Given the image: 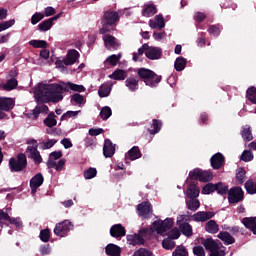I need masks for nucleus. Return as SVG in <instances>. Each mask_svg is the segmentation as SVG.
<instances>
[{
  "instance_id": "nucleus-1",
  "label": "nucleus",
  "mask_w": 256,
  "mask_h": 256,
  "mask_svg": "<svg viewBox=\"0 0 256 256\" xmlns=\"http://www.w3.org/2000/svg\"><path fill=\"white\" fill-rule=\"evenodd\" d=\"M61 83H40L34 91L37 103H59V101H63V91L67 92L71 89V91H76L77 93H84L86 90L85 86L73 82Z\"/></svg>"
},
{
  "instance_id": "nucleus-2",
  "label": "nucleus",
  "mask_w": 256,
  "mask_h": 256,
  "mask_svg": "<svg viewBox=\"0 0 256 256\" xmlns=\"http://www.w3.org/2000/svg\"><path fill=\"white\" fill-rule=\"evenodd\" d=\"M119 12L114 10H106L101 18V28L99 29L100 35H107V33H113L117 29V23H119Z\"/></svg>"
},
{
  "instance_id": "nucleus-3",
  "label": "nucleus",
  "mask_w": 256,
  "mask_h": 256,
  "mask_svg": "<svg viewBox=\"0 0 256 256\" xmlns=\"http://www.w3.org/2000/svg\"><path fill=\"white\" fill-rule=\"evenodd\" d=\"M137 75L141 81H144L147 87L152 88L158 87L163 79V76L157 75V73H155L153 70L147 68H139Z\"/></svg>"
},
{
  "instance_id": "nucleus-4",
  "label": "nucleus",
  "mask_w": 256,
  "mask_h": 256,
  "mask_svg": "<svg viewBox=\"0 0 256 256\" xmlns=\"http://www.w3.org/2000/svg\"><path fill=\"white\" fill-rule=\"evenodd\" d=\"M8 167L11 173H23L27 169V155L19 153L16 158H10Z\"/></svg>"
},
{
  "instance_id": "nucleus-5",
  "label": "nucleus",
  "mask_w": 256,
  "mask_h": 256,
  "mask_svg": "<svg viewBox=\"0 0 256 256\" xmlns=\"http://www.w3.org/2000/svg\"><path fill=\"white\" fill-rule=\"evenodd\" d=\"M28 145L26 149L28 159H32L35 165H41L43 163V157H41V153L37 150V147H39L37 140H30Z\"/></svg>"
},
{
  "instance_id": "nucleus-6",
  "label": "nucleus",
  "mask_w": 256,
  "mask_h": 256,
  "mask_svg": "<svg viewBox=\"0 0 256 256\" xmlns=\"http://www.w3.org/2000/svg\"><path fill=\"white\" fill-rule=\"evenodd\" d=\"M148 233L149 229L142 228L138 231V233L129 234L126 236L127 243L129 245H133V247L136 245H145V237H147Z\"/></svg>"
},
{
  "instance_id": "nucleus-7",
  "label": "nucleus",
  "mask_w": 256,
  "mask_h": 256,
  "mask_svg": "<svg viewBox=\"0 0 256 256\" xmlns=\"http://www.w3.org/2000/svg\"><path fill=\"white\" fill-rule=\"evenodd\" d=\"M243 199H245V192L240 186L233 187L228 191V203L230 205L241 203Z\"/></svg>"
},
{
  "instance_id": "nucleus-8",
  "label": "nucleus",
  "mask_w": 256,
  "mask_h": 256,
  "mask_svg": "<svg viewBox=\"0 0 256 256\" xmlns=\"http://www.w3.org/2000/svg\"><path fill=\"white\" fill-rule=\"evenodd\" d=\"M173 227V219L166 218L163 221H154L152 223V231H156L158 235H163L166 231H169Z\"/></svg>"
},
{
  "instance_id": "nucleus-9",
  "label": "nucleus",
  "mask_w": 256,
  "mask_h": 256,
  "mask_svg": "<svg viewBox=\"0 0 256 256\" xmlns=\"http://www.w3.org/2000/svg\"><path fill=\"white\" fill-rule=\"evenodd\" d=\"M72 229H73V223L69 220H64L62 222L57 223L53 231L56 237H67V234Z\"/></svg>"
},
{
  "instance_id": "nucleus-10",
  "label": "nucleus",
  "mask_w": 256,
  "mask_h": 256,
  "mask_svg": "<svg viewBox=\"0 0 256 256\" xmlns=\"http://www.w3.org/2000/svg\"><path fill=\"white\" fill-rule=\"evenodd\" d=\"M203 245L207 251H210V256H225V251L220 250L219 244L213 238H207Z\"/></svg>"
},
{
  "instance_id": "nucleus-11",
  "label": "nucleus",
  "mask_w": 256,
  "mask_h": 256,
  "mask_svg": "<svg viewBox=\"0 0 256 256\" xmlns=\"http://www.w3.org/2000/svg\"><path fill=\"white\" fill-rule=\"evenodd\" d=\"M103 41L108 51H117V49H119V47L121 46V43H119V40H117L115 36L110 34H104Z\"/></svg>"
},
{
  "instance_id": "nucleus-12",
  "label": "nucleus",
  "mask_w": 256,
  "mask_h": 256,
  "mask_svg": "<svg viewBox=\"0 0 256 256\" xmlns=\"http://www.w3.org/2000/svg\"><path fill=\"white\" fill-rule=\"evenodd\" d=\"M138 215L143 219H149L153 213V207L148 201H144L137 206Z\"/></svg>"
},
{
  "instance_id": "nucleus-13",
  "label": "nucleus",
  "mask_w": 256,
  "mask_h": 256,
  "mask_svg": "<svg viewBox=\"0 0 256 256\" xmlns=\"http://www.w3.org/2000/svg\"><path fill=\"white\" fill-rule=\"evenodd\" d=\"M44 181L45 177H43L42 173H37L30 179V189L32 195H35V193H37V189L41 187V185H43Z\"/></svg>"
},
{
  "instance_id": "nucleus-14",
  "label": "nucleus",
  "mask_w": 256,
  "mask_h": 256,
  "mask_svg": "<svg viewBox=\"0 0 256 256\" xmlns=\"http://www.w3.org/2000/svg\"><path fill=\"white\" fill-rule=\"evenodd\" d=\"M110 235L114 239H121L127 235V230L123 227L122 224H114L110 228Z\"/></svg>"
},
{
  "instance_id": "nucleus-15",
  "label": "nucleus",
  "mask_w": 256,
  "mask_h": 256,
  "mask_svg": "<svg viewBox=\"0 0 256 256\" xmlns=\"http://www.w3.org/2000/svg\"><path fill=\"white\" fill-rule=\"evenodd\" d=\"M212 169H221L225 165V156L221 152H217L210 159Z\"/></svg>"
},
{
  "instance_id": "nucleus-16",
  "label": "nucleus",
  "mask_w": 256,
  "mask_h": 256,
  "mask_svg": "<svg viewBox=\"0 0 256 256\" xmlns=\"http://www.w3.org/2000/svg\"><path fill=\"white\" fill-rule=\"evenodd\" d=\"M213 217H215V213L211 211H199L192 216L197 223H205V221H209V219H213Z\"/></svg>"
},
{
  "instance_id": "nucleus-17",
  "label": "nucleus",
  "mask_w": 256,
  "mask_h": 256,
  "mask_svg": "<svg viewBox=\"0 0 256 256\" xmlns=\"http://www.w3.org/2000/svg\"><path fill=\"white\" fill-rule=\"evenodd\" d=\"M103 155L106 159L115 155V144L110 139L104 141Z\"/></svg>"
},
{
  "instance_id": "nucleus-18",
  "label": "nucleus",
  "mask_w": 256,
  "mask_h": 256,
  "mask_svg": "<svg viewBox=\"0 0 256 256\" xmlns=\"http://www.w3.org/2000/svg\"><path fill=\"white\" fill-rule=\"evenodd\" d=\"M145 55L147 59L155 61L157 59H161V55H163V50H161V48L148 46V50L147 52H145Z\"/></svg>"
},
{
  "instance_id": "nucleus-19",
  "label": "nucleus",
  "mask_w": 256,
  "mask_h": 256,
  "mask_svg": "<svg viewBox=\"0 0 256 256\" xmlns=\"http://www.w3.org/2000/svg\"><path fill=\"white\" fill-rule=\"evenodd\" d=\"M61 17V13L55 15L52 18L46 19L44 21H42L39 25H38V29L39 31H49V29H51V27H53V21H57V19H60Z\"/></svg>"
},
{
  "instance_id": "nucleus-20",
  "label": "nucleus",
  "mask_w": 256,
  "mask_h": 256,
  "mask_svg": "<svg viewBox=\"0 0 256 256\" xmlns=\"http://www.w3.org/2000/svg\"><path fill=\"white\" fill-rule=\"evenodd\" d=\"M15 107V100L7 97H0V111H11Z\"/></svg>"
},
{
  "instance_id": "nucleus-21",
  "label": "nucleus",
  "mask_w": 256,
  "mask_h": 256,
  "mask_svg": "<svg viewBox=\"0 0 256 256\" xmlns=\"http://www.w3.org/2000/svg\"><path fill=\"white\" fill-rule=\"evenodd\" d=\"M199 193V186L195 183V181H191L186 191L188 199H197V197H199Z\"/></svg>"
},
{
  "instance_id": "nucleus-22",
  "label": "nucleus",
  "mask_w": 256,
  "mask_h": 256,
  "mask_svg": "<svg viewBox=\"0 0 256 256\" xmlns=\"http://www.w3.org/2000/svg\"><path fill=\"white\" fill-rule=\"evenodd\" d=\"M177 225H178L181 233L184 234L185 237L193 236V227L191 226V224H189L187 222H181L178 220Z\"/></svg>"
},
{
  "instance_id": "nucleus-23",
  "label": "nucleus",
  "mask_w": 256,
  "mask_h": 256,
  "mask_svg": "<svg viewBox=\"0 0 256 256\" xmlns=\"http://www.w3.org/2000/svg\"><path fill=\"white\" fill-rule=\"evenodd\" d=\"M80 54L77 50L72 49L70 51H68L67 55H66V66L69 65H75V63H77V59H79Z\"/></svg>"
},
{
  "instance_id": "nucleus-24",
  "label": "nucleus",
  "mask_w": 256,
  "mask_h": 256,
  "mask_svg": "<svg viewBox=\"0 0 256 256\" xmlns=\"http://www.w3.org/2000/svg\"><path fill=\"white\" fill-rule=\"evenodd\" d=\"M242 223L246 229H249L254 235H256V217H245L243 218Z\"/></svg>"
},
{
  "instance_id": "nucleus-25",
  "label": "nucleus",
  "mask_w": 256,
  "mask_h": 256,
  "mask_svg": "<svg viewBox=\"0 0 256 256\" xmlns=\"http://www.w3.org/2000/svg\"><path fill=\"white\" fill-rule=\"evenodd\" d=\"M105 253L108 256H121V247L116 244L110 243L105 247Z\"/></svg>"
},
{
  "instance_id": "nucleus-26",
  "label": "nucleus",
  "mask_w": 256,
  "mask_h": 256,
  "mask_svg": "<svg viewBox=\"0 0 256 256\" xmlns=\"http://www.w3.org/2000/svg\"><path fill=\"white\" fill-rule=\"evenodd\" d=\"M109 79H113L114 81H125V79H127V72L123 69H116L109 75Z\"/></svg>"
},
{
  "instance_id": "nucleus-27",
  "label": "nucleus",
  "mask_w": 256,
  "mask_h": 256,
  "mask_svg": "<svg viewBox=\"0 0 256 256\" xmlns=\"http://www.w3.org/2000/svg\"><path fill=\"white\" fill-rule=\"evenodd\" d=\"M43 123L46 127H49V129L55 127L57 125V115H55V112H50Z\"/></svg>"
},
{
  "instance_id": "nucleus-28",
  "label": "nucleus",
  "mask_w": 256,
  "mask_h": 256,
  "mask_svg": "<svg viewBox=\"0 0 256 256\" xmlns=\"http://www.w3.org/2000/svg\"><path fill=\"white\" fill-rule=\"evenodd\" d=\"M205 231L215 235V233H219V224L215 220H209L205 225Z\"/></svg>"
},
{
  "instance_id": "nucleus-29",
  "label": "nucleus",
  "mask_w": 256,
  "mask_h": 256,
  "mask_svg": "<svg viewBox=\"0 0 256 256\" xmlns=\"http://www.w3.org/2000/svg\"><path fill=\"white\" fill-rule=\"evenodd\" d=\"M218 239H221L225 245H233L235 243V238L229 232H220Z\"/></svg>"
},
{
  "instance_id": "nucleus-30",
  "label": "nucleus",
  "mask_w": 256,
  "mask_h": 256,
  "mask_svg": "<svg viewBox=\"0 0 256 256\" xmlns=\"http://www.w3.org/2000/svg\"><path fill=\"white\" fill-rule=\"evenodd\" d=\"M151 127L152 129H148L150 135H157V133H159L163 127V122H161L159 119H153Z\"/></svg>"
},
{
  "instance_id": "nucleus-31",
  "label": "nucleus",
  "mask_w": 256,
  "mask_h": 256,
  "mask_svg": "<svg viewBox=\"0 0 256 256\" xmlns=\"http://www.w3.org/2000/svg\"><path fill=\"white\" fill-rule=\"evenodd\" d=\"M128 157L130 161H135L137 159H141L142 154L139 146H134L128 151Z\"/></svg>"
},
{
  "instance_id": "nucleus-32",
  "label": "nucleus",
  "mask_w": 256,
  "mask_h": 256,
  "mask_svg": "<svg viewBox=\"0 0 256 256\" xmlns=\"http://www.w3.org/2000/svg\"><path fill=\"white\" fill-rule=\"evenodd\" d=\"M157 13V6L155 4L146 5L142 11L143 17H153Z\"/></svg>"
},
{
  "instance_id": "nucleus-33",
  "label": "nucleus",
  "mask_w": 256,
  "mask_h": 256,
  "mask_svg": "<svg viewBox=\"0 0 256 256\" xmlns=\"http://www.w3.org/2000/svg\"><path fill=\"white\" fill-rule=\"evenodd\" d=\"M126 87H128V89H130V91L135 92L137 91V89H139V80L135 79V78H127L126 81Z\"/></svg>"
},
{
  "instance_id": "nucleus-34",
  "label": "nucleus",
  "mask_w": 256,
  "mask_h": 256,
  "mask_svg": "<svg viewBox=\"0 0 256 256\" xmlns=\"http://www.w3.org/2000/svg\"><path fill=\"white\" fill-rule=\"evenodd\" d=\"M186 205L190 211H197L201 207V202L197 198H190L186 201Z\"/></svg>"
},
{
  "instance_id": "nucleus-35",
  "label": "nucleus",
  "mask_w": 256,
  "mask_h": 256,
  "mask_svg": "<svg viewBox=\"0 0 256 256\" xmlns=\"http://www.w3.org/2000/svg\"><path fill=\"white\" fill-rule=\"evenodd\" d=\"M98 95L99 97H109V95H111V86H109V84L104 83L99 87L98 90Z\"/></svg>"
},
{
  "instance_id": "nucleus-36",
  "label": "nucleus",
  "mask_w": 256,
  "mask_h": 256,
  "mask_svg": "<svg viewBox=\"0 0 256 256\" xmlns=\"http://www.w3.org/2000/svg\"><path fill=\"white\" fill-rule=\"evenodd\" d=\"M185 67H187V59H185L184 57H178L174 63V69L176 71H183V69H185Z\"/></svg>"
},
{
  "instance_id": "nucleus-37",
  "label": "nucleus",
  "mask_w": 256,
  "mask_h": 256,
  "mask_svg": "<svg viewBox=\"0 0 256 256\" xmlns=\"http://www.w3.org/2000/svg\"><path fill=\"white\" fill-rule=\"evenodd\" d=\"M245 175L247 172L243 168H238L236 172V183L237 185H243L245 183Z\"/></svg>"
},
{
  "instance_id": "nucleus-38",
  "label": "nucleus",
  "mask_w": 256,
  "mask_h": 256,
  "mask_svg": "<svg viewBox=\"0 0 256 256\" xmlns=\"http://www.w3.org/2000/svg\"><path fill=\"white\" fill-rule=\"evenodd\" d=\"M246 97L248 101L256 105V87L254 86L249 87L246 91Z\"/></svg>"
},
{
  "instance_id": "nucleus-39",
  "label": "nucleus",
  "mask_w": 256,
  "mask_h": 256,
  "mask_svg": "<svg viewBox=\"0 0 256 256\" xmlns=\"http://www.w3.org/2000/svg\"><path fill=\"white\" fill-rule=\"evenodd\" d=\"M29 45L34 47V49H47L48 44L45 40H31Z\"/></svg>"
},
{
  "instance_id": "nucleus-40",
  "label": "nucleus",
  "mask_w": 256,
  "mask_h": 256,
  "mask_svg": "<svg viewBox=\"0 0 256 256\" xmlns=\"http://www.w3.org/2000/svg\"><path fill=\"white\" fill-rule=\"evenodd\" d=\"M218 195H227L229 193V186L225 185L223 182L216 183V190Z\"/></svg>"
},
{
  "instance_id": "nucleus-41",
  "label": "nucleus",
  "mask_w": 256,
  "mask_h": 256,
  "mask_svg": "<svg viewBox=\"0 0 256 256\" xmlns=\"http://www.w3.org/2000/svg\"><path fill=\"white\" fill-rule=\"evenodd\" d=\"M121 57H123L121 54H112L110 55L105 63H109V65H111L112 67H115L117 65V63H119V61H121Z\"/></svg>"
},
{
  "instance_id": "nucleus-42",
  "label": "nucleus",
  "mask_w": 256,
  "mask_h": 256,
  "mask_svg": "<svg viewBox=\"0 0 256 256\" xmlns=\"http://www.w3.org/2000/svg\"><path fill=\"white\" fill-rule=\"evenodd\" d=\"M245 189H246L248 195H255L256 194V183L253 180L246 181Z\"/></svg>"
},
{
  "instance_id": "nucleus-43",
  "label": "nucleus",
  "mask_w": 256,
  "mask_h": 256,
  "mask_svg": "<svg viewBox=\"0 0 256 256\" xmlns=\"http://www.w3.org/2000/svg\"><path fill=\"white\" fill-rule=\"evenodd\" d=\"M17 85H19V82L15 78L9 79L6 84H4V90L5 91H13V89L17 88Z\"/></svg>"
},
{
  "instance_id": "nucleus-44",
  "label": "nucleus",
  "mask_w": 256,
  "mask_h": 256,
  "mask_svg": "<svg viewBox=\"0 0 256 256\" xmlns=\"http://www.w3.org/2000/svg\"><path fill=\"white\" fill-rule=\"evenodd\" d=\"M111 115H113V111L109 106H104L100 111V117L103 119V121H107Z\"/></svg>"
},
{
  "instance_id": "nucleus-45",
  "label": "nucleus",
  "mask_w": 256,
  "mask_h": 256,
  "mask_svg": "<svg viewBox=\"0 0 256 256\" xmlns=\"http://www.w3.org/2000/svg\"><path fill=\"white\" fill-rule=\"evenodd\" d=\"M50 239H51V230L49 228H45L40 231V240L43 243H49Z\"/></svg>"
},
{
  "instance_id": "nucleus-46",
  "label": "nucleus",
  "mask_w": 256,
  "mask_h": 256,
  "mask_svg": "<svg viewBox=\"0 0 256 256\" xmlns=\"http://www.w3.org/2000/svg\"><path fill=\"white\" fill-rule=\"evenodd\" d=\"M172 256H189V251H187L185 246L180 245L173 251Z\"/></svg>"
},
{
  "instance_id": "nucleus-47",
  "label": "nucleus",
  "mask_w": 256,
  "mask_h": 256,
  "mask_svg": "<svg viewBox=\"0 0 256 256\" xmlns=\"http://www.w3.org/2000/svg\"><path fill=\"white\" fill-rule=\"evenodd\" d=\"M242 138L244 141H253V133H251V127L246 126L243 128Z\"/></svg>"
},
{
  "instance_id": "nucleus-48",
  "label": "nucleus",
  "mask_w": 256,
  "mask_h": 256,
  "mask_svg": "<svg viewBox=\"0 0 256 256\" xmlns=\"http://www.w3.org/2000/svg\"><path fill=\"white\" fill-rule=\"evenodd\" d=\"M162 247L167 251H171L172 249H175V241H173L171 238H165L162 241Z\"/></svg>"
},
{
  "instance_id": "nucleus-49",
  "label": "nucleus",
  "mask_w": 256,
  "mask_h": 256,
  "mask_svg": "<svg viewBox=\"0 0 256 256\" xmlns=\"http://www.w3.org/2000/svg\"><path fill=\"white\" fill-rule=\"evenodd\" d=\"M189 179H191L192 181H201V169L195 168L193 171H190Z\"/></svg>"
},
{
  "instance_id": "nucleus-50",
  "label": "nucleus",
  "mask_w": 256,
  "mask_h": 256,
  "mask_svg": "<svg viewBox=\"0 0 256 256\" xmlns=\"http://www.w3.org/2000/svg\"><path fill=\"white\" fill-rule=\"evenodd\" d=\"M213 179V173L211 171H203L201 170L200 181L202 183H208Z\"/></svg>"
},
{
  "instance_id": "nucleus-51",
  "label": "nucleus",
  "mask_w": 256,
  "mask_h": 256,
  "mask_svg": "<svg viewBox=\"0 0 256 256\" xmlns=\"http://www.w3.org/2000/svg\"><path fill=\"white\" fill-rule=\"evenodd\" d=\"M253 152H251L250 150H244L241 154V161H244L245 163H249V161H253Z\"/></svg>"
},
{
  "instance_id": "nucleus-52",
  "label": "nucleus",
  "mask_w": 256,
  "mask_h": 256,
  "mask_svg": "<svg viewBox=\"0 0 256 256\" xmlns=\"http://www.w3.org/2000/svg\"><path fill=\"white\" fill-rule=\"evenodd\" d=\"M216 190V184L208 183L202 188L203 195H210V193H214Z\"/></svg>"
},
{
  "instance_id": "nucleus-53",
  "label": "nucleus",
  "mask_w": 256,
  "mask_h": 256,
  "mask_svg": "<svg viewBox=\"0 0 256 256\" xmlns=\"http://www.w3.org/2000/svg\"><path fill=\"white\" fill-rule=\"evenodd\" d=\"M41 113H45V115H47V113H49V107L45 104H41V105H36L35 106V115H41Z\"/></svg>"
},
{
  "instance_id": "nucleus-54",
  "label": "nucleus",
  "mask_w": 256,
  "mask_h": 256,
  "mask_svg": "<svg viewBox=\"0 0 256 256\" xmlns=\"http://www.w3.org/2000/svg\"><path fill=\"white\" fill-rule=\"evenodd\" d=\"M71 101L76 103V105H83L85 103V97L79 93H75L71 96Z\"/></svg>"
},
{
  "instance_id": "nucleus-55",
  "label": "nucleus",
  "mask_w": 256,
  "mask_h": 256,
  "mask_svg": "<svg viewBox=\"0 0 256 256\" xmlns=\"http://www.w3.org/2000/svg\"><path fill=\"white\" fill-rule=\"evenodd\" d=\"M94 177H97V168L90 167L88 170L84 171L85 179H94Z\"/></svg>"
},
{
  "instance_id": "nucleus-56",
  "label": "nucleus",
  "mask_w": 256,
  "mask_h": 256,
  "mask_svg": "<svg viewBox=\"0 0 256 256\" xmlns=\"http://www.w3.org/2000/svg\"><path fill=\"white\" fill-rule=\"evenodd\" d=\"M79 113H81V111H67L61 116L60 121H67V119H71V117H77Z\"/></svg>"
},
{
  "instance_id": "nucleus-57",
  "label": "nucleus",
  "mask_w": 256,
  "mask_h": 256,
  "mask_svg": "<svg viewBox=\"0 0 256 256\" xmlns=\"http://www.w3.org/2000/svg\"><path fill=\"white\" fill-rule=\"evenodd\" d=\"M42 19H45V14L41 12H36L32 17H31V23L32 25H37L39 21H42Z\"/></svg>"
},
{
  "instance_id": "nucleus-58",
  "label": "nucleus",
  "mask_w": 256,
  "mask_h": 256,
  "mask_svg": "<svg viewBox=\"0 0 256 256\" xmlns=\"http://www.w3.org/2000/svg\"><path fill=\"white\" fill-rule=\"evenodd\" d=\"M13 25H15V19H11L0 23V32L9 29V27H13Z\"/></svg>"
},
{
  "instance_id": "nucleus-59",
  "label": "nucleus",
  "mask_w": 256,
  "mask_h": 256,
  "mask_svg": "<svg viewBox=\"0 0 256 256\" xmlns=\"http://www.w3.org/2000/svg\"><path fill=\"white\" fill-rule=\"evenodd\" d=\"M133 256H153V253L145 248L136 250Z\"/></svg>"
},
{
  "instance_id": "nucleus-60",
  "label": "nucleus",
  "mask_w": 256,
  "mask_h": 256,
  "mask_svg": "<svg viewBox=\"0 0 256 256\" xmlns=\"http://www.w3.org/2000/svg\"><path fill=\"white\" fill-rule=\"evenodd\" d=\"M168 239H179V237H181V231H179V229L174 228L172 229L170 232H168L167 234Z\"/></svg>"
},
{
  "instance_id": "nucleus-61",
  "label": "nucleus",
  "mask_w": 256,
  "mask_h": 256,
  "mask_svg": "<svg viewBox=\"0 0 256 256\" xmlns=\"http://www.w3.org/2000/svg\"><path fill=\"white\" fill-rule=\"evenodd\" d=\"M208 33H210V35H213L214 37H219V35H221V29H219V27H217L216 25H211L208 28Z\"/></svg>"
},
{
  "instance_id": "nucleus-62",
  "label": "nucleus",
  "mask_w": 256,
  "mask_h": 256,
  "mask_svg": "<svg viewBox=\"0 0 256 256\" xmlns=\"http://www.w3.org/2000/svg\"><path fill=\"white\" fill-rule=\"evenodd\" d=\"M205 19H207V15L203 12H196L194 14V21H196V23H203Z\"/></svg>"
},
{
  "instance_id": "nucleus-63",
  "label": "nucleus",
  "mask_w": 256,
  "mask_h": 256,
  "mask_svg": "<svg viewBox=\"0 0 256 256\" xmlns=\"http://www.w3.org/2000/svg\"><path fill=\"white\" fill-rule=\"evenodd\" d=\"M9 219V214L3 210H0V227H3V225H5V221H9Z\"/></svg>"
},
{
  "instance_id": "nucleus-64",
  "label": "nucleus",
  "mask_w": 256,
  "mask_h": 256,
  "mask_svg": "<svg viewBox=\"0 0 256 256\" xmlns=\"http://www.w3.org/2000/svg\"><path fill=\"white\" fill-rule=\"evenodd\" d=\"M193 253L196 256H205V249L203 248V246H195L193 248Z\"/></svg>"
}]
</instances>
